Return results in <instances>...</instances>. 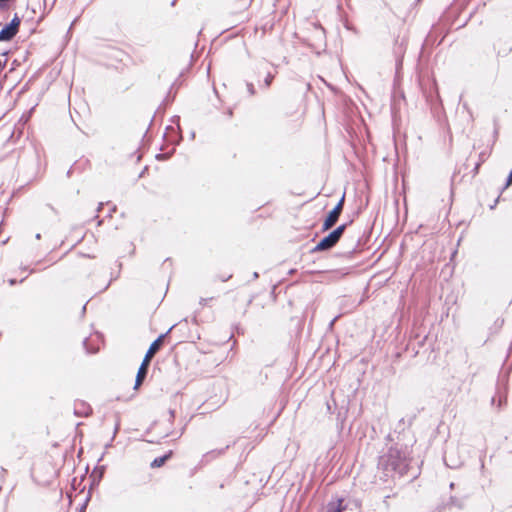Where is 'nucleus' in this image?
<instances>
[{"instance_id": "nucleus-8", "label": "nucleus", "mask_w": 512, "mask_h": 512, "mask_svg": "<svg viewBox=\"0 0 512 512\" xmlns=\"http://www.w3.org/2000/svg\"><path fill=\"white\" fill-rule=\"evenodd\" d=\"M172 452L170 451L169 453L161 456V457H157L155 458L152 462H151V467L152 468H158V467H161L162 465H164V463L170 458Z\"/></svg>"}, {"instance_id": "nucleus-5", "label": "nucleus", "mask_w": 512, "mask_h": 512, "mask_svg": "<svg viewBox=\"0 0 512 512\" xmlns=\"http://www.w3.org/2000/svg\"><path fill=\"white\" fill-rule=\"evenodd\" d=\"M148 366L149 363H147L146 361H142L136 375L134 389H137L143 383L148 372Z\"/></svg>"}, {"instance_id": "nucleus-1", "label": "nucleus", "mask_w": 512, "mask_h": 512, "mask_svg": "<svg viewBox=\"0 0 512 512\" xmlns=\"http://www.w3.org/2000/svg\"><path fill=\"white\" fill-rule=\"evenodd\" d=\"M409 466V450L406 445L395 444L380 456L378 467L384 470L387 477L393 473L403 475Z\"/></svg>"}, {"instance_id": "nucleus-12", "label": "nucleus", "mask_w": 512, "mask_h": 512, "mask_svg": "<svg viewBox=\"0 0 512 512\" xmlns=\"http://www.w3.org/2000/svg\"><path fill=\"white\" fill-rule=\"evenodd\" d=\"M273 78H274L273 74H271V73L267 74V76L264 79V87L265 88H268L271 85Z\"/></svg>"}, {"instance_id": "nucleus-20", "label": "nucleus", "mask_w": 512, "mask_h": 512, "mask_svg": "<svg viewBox=\"0 0 512 512\" xmlns=\"http://www.w3.org/2000/svg\"><path fill=\"white\" fill-rule=\"evenodd\" d=\"M258 277H259L258 273H257V272H254V273H253V278H254V279H257Z\"/></svg>"}, {"instance_id": "nucleus-15", "label": "nucleus", "mask_w": 512, "mask_h": 512, "mask_svg": "<svg viewBox=\"0 0 512 512\" xmlns=\"http://www.w3.org/2000/svg\"><path fill=\"white\" fill-rule=\"evenodd\" d=\"M10 0H0V8L4 9L7 7V4Z\"/></svg>"}, {"instance_id": "nucleus-4", "label": "nucleus", "mask_w": 512, "mask_h": 512, "mask_svg": "<svg viewBox=\"0 0 512 512\" xmlns=\"http://www.w3.org/2000/svg\"><path fill=\"white\" fill-rule=\"evenodd\" d=\"M338 239L330 232L318 244L313 248V252L327 251L333 248L337 243Z\"/></svg>"}, {"instance_id": "nucleus-7", "label": "nucleus", "mask_w": 512, "mask_h": 512, "mask_svg": "<svg viewBox=\"0 0 512 512\" xmlns=\"http://www.w3.org/2000/svg\"><path fill=\"white\" fill-rule=\"evenodd\" d=\"M344 509L343 499H338L337 501L329 502L326 506L325 512H342Z\"/></svg>"}, {"instance_id": "nucleus-22", "label": "nucleus", "mask_w": 512, "mask_h": 512, "mask_svg": "<svg viewBox=\"0 0 512 512\" xmlns=\"http://www.w3.org/2000/svg\"><path fill=\"white\" fill-rule=\"evenodd\" d=\"M205 301H206V299H203V298H202V299L200 300V304H201V305H204Z\"/></svg>"}, {"instance_id": "nucleus-3", "label": "nucleus", "mask_w": 512, "mask_h": 512, "mask_svg": "<svg viewBox=\"0 0 512 512\" xmlns=\"http://www.w3.org/2000/svg\"><path fill=\"white\" fill-rule=\"evenodd\" d=\"M173 326L169 328V330L164 333V334H161L156 340H154L148 351L146 352L145 356H144V359L143 361H146L147 363L150 364V361L151 359L153 358V356L155 355V353L161 348V345L163 343V340L164 338L166 337V335L172 330Z\"/></svg>"}, {"instance_id": "nucleus-24", "label": "nucleus", "mask_w": 512, "mask_h": 512, "mask_svg": "<svg viewBox=\"0 0 512 512\" xmlns=\"http://www.w3.org/2000/svg\"><path fill=\"white\" fill-rule=\"evenodd\" d=\"M102 206H103V203H100V205H99V207H98V211H100V210H101Z\"/></svg>"}, {"instance_id": "nucleus-6", "label": "nucleus", "mask_w": 512, "mask_h": 512, "mask_svg": "<svg viewBox=\"0 0 512 512\" xmlns=\"http://www.w3.org/2000/svg\"><path fill=\"white\" fill-rule=\"evenodd\" d=\"M17 32L13 30L12 26L9 27L7 24L0 31V41H9L11 40Z\"/></svg>"}, {"instance_id": "nucleus-19", "label": "nucleus", "mask_w": 512, "mask_h": 512, "mask_svg": "<svg viewBox=\"0 0 512 512\" xmlns=\"http://www.w3.org/2000/svg\"><path fill=\"white\" fill-rule=\"evenodd\" d=\"M5 65H6V61H4V62L0 61V69H3L5 67Z\"/></svg>"}, {"instance_id": "nucleus-9", "label": "nucleus", "mask_w": 512, "mask_h": 512, "mask_svg": "<svg viewBox=\"0 0 512 512\" xmlns=\"http://www.w3.org/2000/svg\"><path fill=\"white\" fill-rule=\"evenodd\" d=\"M346 229V224H342L338 226L336 229H334L331 233L340 240L341 236L343 235L344 231Z\"/></svg>"}, {"instance_id": "nucleus-11", "label": "nucleus", "mask_w": 512, "mask_h": 512, "mask_svg": "<svg viewBox=\"0 0 512 512\" xmlns=\"http://www.w3.org/2000/svg\"><path fill=\"white\" fill-rule=\"evenodd\" d=\"M20 18L15 15L14 18L11 20V22L9 24H7L9 27L12 26L13 30H15L16 32H18V28H19V25H20Z\"/></svg>"}, {"instance_id": "nucleus-17", "label": "nucleus", "mask_w": 512, "mask_h": 512, "mask_svg": "<svg viewBox=\"0 0 512 512\" xmlns=\"http://www.w3.org/2000/svg\"><path fill=\"white\" fill-rule=\"evenodd\" d=\"M170 420L172 421L175 417V412L173 410L169 411Z\"/></svg>"}, {"instance_id": "nucleus-13", "label": "nucleus", "mask_w": 512, "mask_h": 512, "mask_svg": "<svg viewBox=\"0 0 512 512\" xmlns=\"http://www.w3.org/2000/svg\"><path fill=\"white\" fill-rule=\"evenodd\" d=\"M88 342H89V339H88V338H86V339L83 341V345H84V347H85L86 351H87L88 353H96V352L98 351V348H89V346H88Z\"/></svg>"}, {"instance_id": "nucleus-2", "label": "nucleus", "mask_w": 512, "mask_h": 512, "mask_svg": "<svg viewBox=\"0 0 512 512\" xmlns=\"http://www.w3.org/2000/svg\"><path fill=\"white\" fill-rule=\"evenodd\" d=\"M345 194L341 197L336 206L329 212L322 226L323 231L331 229L338 221L344 206Z\"/></svg>"}, {"instance_id": "nucleus-18", "label": "nucleus", "mask_w": 512, "mask_h": 512, "mask_svg": "<svg viewBox=\"0 0 512 512\" xmlns=\"http://www.w3.org/2000/svg\"><path fill=\"white\" fill-rule=\"evenodd\" d=\"M480 462H481V465H480L481 471H484L485 466H484V461L482 458L480 459Z\"/></svg>"}, {"instance_id": "nucleus-14", "label": "nucleus", "mask_w": 512, "mask_h": 512, "mask_svg": "<svg viewBox=\"0 0 512 512\" xmlns=\"http://www.w3.org/2000/svg\"><path fill=\"white\" fill-rule=\"evenodd\" d=\"M247 91H248L250 96L255 95V88H254V85L252 83H247Z\"/></svg>"}, {"instance_id": "nucleus-23", "label": "nucleus", "mask_w": 512, "mask_h": 512, "mask_svg": "<svg viewBox=\"0 0 512 512\" xmlns=\"http://www.w3.org/2000/svg\"><path fill=\"white\" fill-rule=\"evenodd\" d=\"M101 477H102V471L98 475V481L101 479Z\"/></svg>"}, {"instance_id": "nucleus-10", "label": "nucleus", "mask_w": 512, "mask_h": 512, "mask_svg": "<svg viewBox=\"0 0 512 512\" xmlns=\"http://www.w3.org/2000/svg\"><path fill=\"white\" fill-rule=\"evenodd\" d=\"M80 406L83 407V411H80L78 408H75V414L76 415H83V416H87L90 411H91V408L87 405H85L84 403H79Z\"/></svg>"}, {"instance_id": "nucleus-16", "label": "nucleus", "mask_w": 512, "mask_h": 512, "mask_svg": "<svg viewBox=\"0 0 512 512\" xmlns=\"http://www.w3.org/2000/svg\"><path fill=\"white\" fill-rule=\"evenodd\" d=\"M118 430H119V422H117L116 425H115V429H114V433H113V438L115 437V435L118 432Z\"/></svg>"}, {"instance_id": "nucleus-21", "label": "nucleus", "mask_w": 512, "mask_h": 512, "mask_svg": "<svg viewBox=\"0 0 512 512\" xmlns=\"http://www.w3.org/2000/svg\"><path fill=\"white\" fill-rule=\"evenodd\" d=\"M36 239H41V234L40 233H37L36 236H35Z\"/></svg>"}]
</instances>
